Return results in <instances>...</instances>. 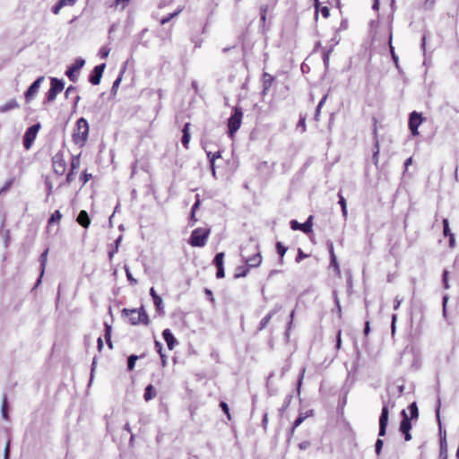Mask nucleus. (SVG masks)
<instances>
[{"mask_svg": "<svg viewBox=\"0 0 459 459\" xmlns=\"http://www.w3.org/2000/svg\"><path fill=\"white\" fill-rule=\"evenodd\" d=\"M210 234L209 228H197L192 231L188 243L194 247H203L206 245Z\"/></svg>", "mask_w": 459, "mask_h": 459, "instance_id": "f257e3e1", "label": "nucleus"}, {"mask_svg": "<svg viewBox=\"0 0 459 459\" xmlns=\"http://www.w3.org/2000/svg\"><path fill=\"white\" fill-rule=\"evenodd\" d=\"M88 134L89 125L87 120L83 117L79 118L76 122V129L73 134L74 142L80 146H83L87 141Z\"/></svg>", "mask_w": 459, "mask_h": 459, "instance_id": "f03ea898", "label": "nucleus"}, {"mask_svg": "<svg viewBox=\"0 0 459 459\" xmlns=\"http://www.w3.org/2000/svg\"><path fill=\"white\" fill-rule=\"evenodd\" d=\"M122 315L127 319L131 325H137L143 321V305L142 304L138 308H124Z\"/></svg>", "mask_w": 459, "mask_h": 459, "instance_id": "7ed1b4c3", "label": "nucleus"}, {"mask_svg": "<svg viewBox=\"0 0 459 459\" xmlns=\"http://www.w3.org/2000/svg\"><path fill=\"white\" fill-rule=\"evenodd\" d=\"M243 113L240 108H236L234 113L230 116L228 120L229 134L231 138L234 137L235 133L239 129L241 126Z\"/></svg>", "mask_w": 459, "mask_h": 459, "instance_id": "20e7f679", "label": "nucleus"}, {"mask_svg": "<svg viewBox=\"0 0 459 459\" xmlns=\"http://www.w3.org/2000/svg\"><path fill=\"white\" fill-rule=\"evenodd\" d=\"M65 83L57 78H51V86L46 94L44 103L52 102L56 100L58 93L64 90Z\"/></svg>", "mask_w": 459, "mask_h": 459, "instance_id": "39448f33", "label": "nucleus"}, {"mask_svg": "<svg viewBox=\"0 0 459 459\" xmlns=\"http://www.w3.org/2000/svg\"><path fill=\"white\" fill-rule=\"evenodd\" d=\"M40 128V124H35L29 127L23 135V146L26 150H30Z\"/></svg>", "mask_w": 459, "mask_h": 459, "instance_id": "423d86ee", "label": "nucleus"}, {"mask_svg": "<svg viewBox=\"0 0 459 459\" xmlns=\"http://www.w3.org/2000/svg\"><path fill=\"white\" fill-rule=\"evenodd\" d=\"M85 65V60L82 57H78L74 63L67 68L65 71V75L69 78V80L73 82H75L78 80V73Z\"/></svg>", "mask_w": 459, "mask_h": 459, "instance_id": "0eeeda50", "label": "nucleus"}, {"mask_svg": "<svg viewBox=\"0 0 459 459\" xmlns=\"http://www.w3.org/2000/svg\"><path fill=\"white\" fill-rule=\"evenodd\" d=\"M424 118L420 113H418L417 111H412L410 114L409 117V128L411 130V133L413 136H418L420 134L419 133V126L423 122Z\"/></svg>", "mask_w": 459, "mask_h": 459, "instance_id": "6e6552de", "label": "nucleus"}, {"mask_svg": "<svg viewBox=\"0 0 459 459\" xmlns=\"http://www.w3.org/2000/svg\"><path fill=\"white\" fill-rule=\"evenodd\" d=\"M54 172L59 176L64 175L66 169V162L62 152L56 153L52 158Z\"/></svg>", "mask_w": 459, "mask_h": 459, "instance_id": "1a4fd4ad", "label": "nucleus"}, {"mask_svg": "<svg viewBox=\"0 0 459 459\" xmlns=\"http://www.w3.org/2000/svg\"><path fill=\"white\" fill-rule=\"evenodd\" d=\"M372 134L374 138V153H373V159L375 160V163H377L378 161V153H379V139H378V118L377 117H372Z\"/></svg>", "mask_w": 459, "mask_h": 459, "instance_id": "9d476101", "label": "nucleus"}, {"mask_svg": "<svg viewBox=\"0 0 459 459\" xmlns=\"http://www.w3.org/2000/svg\"><path fill=\"white\" fill-rule=\"evenodd\" d=\"M290 225L293 230H301L302 232L308 234L312 231L313 216L310 215L304 223H299L296 220H292L290 221Z\"/></svg>", "mask_w": 459, "mask_h": 459, "instance_id": "9b49d317", "label": "nucleus"}, {"mask_svg": "<svg viewBox=\"0 0 459 459\" xmlns=\"http://www.w3.org/2000/svg\"><path fill=\"white\" fill-rule=\"evenodd\" d=\"M402 416L403 420L400 424V431L404 436L405 441H410L411 439V435L410 433L411 429V419L408 417L404 410L402 411Z\"/></svg>", "mask_w": 459, "mask_h": 459, "instance_id": "f8f14e48", "label": "nucleus"}, {"mask_svg": "<svg viewBox=\"0 0 459 459\" xmlns=\"http://www.w3.org/2000/svg\"><path fill=\"white\" fill-rule=\"evenodd\" d=\"M105 67H106V65L101 64V65H96L93 68V70L91 73L90 77H89V82L92 85H99L100 83V80H101Z\"/></svg>", "mask_w": 459, "mask_h": 459, "instance_id": "ddd939ff", "label": "nucleus"}, {"mask_svg": "<svg viewBox=\"0 0 459 459\" xmlns=\"http://www.w3.org/2000/svg\"><path fill=\"white\" fill-rule=\"evenodd\" d=\"M44 81V76H39L32 84L29 87L25 92V99L27 102H30L35 95L38 93L41 82Z\"/></svg>", "mask_w": 459, "mask_h": 459, "instance_id": "4468645a", "label": "nucleus"}, {"mask_svg": "<svg viewBox=\"0 0 459 459\" xmlns=\"http://www.w3.org/2000/svg\"><path fill=\"white\" fill-rule=\"evenodd\" d=\"M388 416H389V411H388L387 406L385 405L382 408L381 415L379 418V433H378V435L380 437H383L385 435L386 426L388 423Z\"/></svg>", "mask_w": 459, "mask_h": 459, "instance_id": "2eb2a0df", "label": "nucleus"}, {"mask_svg": "<svg viewBox=\"0 0 459 459\" xmlns=\"http://www.w3.org/2000/svg\"><path fill=\"white\" fill-rule=\"evenodd\" d=\"M442 224H443V235L445 237L448 238L449 247L455 248V234L450 230L448 220L446 218L443 219Z\"/></svg>", "mask_w": 459, "mask_h": 459, "instance_id": "dca6fc26", "label": "nucleus"}, {"mask_svg": "<svg viewBox=\"0 0 459 459\" xmlns=\"http://www.w3.org/2000/svg\"><path fill=\"white\" fill-rule=\"evenodd\" d=\"M327 246H328V251H329V255H330V266L333 268L335 274L340 276L341 269H340L339 263L337 261L336 255L334 253L333 245L332 242H329Z\"/></svg>", "mask_w": 459, "mask_h": 459, "instance_id": "f3484780", "label": "nucleus"}, {"mask_svg": "<svg viewBox=\"0 0 459 459\" xmlns=\"http://www.w3.org/2000/svg\"><path fill=\"white\" fill-rule=\"evenodd\" d=\"M262 263V255L258 247H256V252L246 258V264L249 268L258 267Z\"/></svg>", "mask_w": 459, "mask_h": 459, "instance_id": "a211bd4d", "label": "nucleus"}, {"mask_svg": "<svg viewBox=\"0 0 459 459\" xmlns=\"http://www.w3.org/2000/svg\"><path fill=\"white\" fill-rule=\"evenodd\" d=\"M274 80H275L274 77L272 74H270L269 73L264 72L263 74V75H262V85H263L262 92L264 95H266L268 93Z\"/></svg>", "mask_w": 459, "mask_h": 459, "instance_id": "6ab92c4d", "label": "nucleus"}, {"mask_svg": "<svg viewBox=\"0 0 459 459\" xmlns=\"http://www.w3.org/2000/svg\"><path fill=\"white\" fill-rule=\"evenodd\" d=\"M190 126H191V124L189 122H187L184 125L183 129H182L183 135L181 138V143H182L183 147L186 150L189 148V143H190V133H189Z\"/></svg>", "mask_w": 459, "mask_h": 459, "instance_id": "aec40b11", "label": "nucleus"}, {"mask_svg": "<svg viewBox=\"0 0 459 459\" xmlns=\"http://www.w3.org/2000/svg\"><path fill=\"white\" fill-rule=\"evenodd\" d=\"M163 338L167 342L168 348L173 350L175 345L178 343L176 338L172 334L169 329H165L162 333Z\"/></svg>", "mask_w": 459, "mask_h": 459, "instance_id": "412c9836", "label": "nucleus"}, {"mask_svg": "<svg viewBox=\"0 0 459 459\" xmlns=\"http://www.w3.org/2000/svg\"><path fill=\"white\" fill-rule=\"evenodd\" d=\"M281 307L274 308L270 311L259 323L258 331L264 330L270 323L273 316L280 310Z\"/></svg>", "mask_w": 459, "mask_h": 459, "instance_id": "4be33fe9", "label": "nucleus"}, {"mask_svg": "<svg viewBox=\"0 0 459 459\" xmlns=\"http://www.w3.org/2000/svg\"><path fill=\"white\" fill-rule=\"evenodd\" d=\"M77 222L85 229H88L91 224L90 217L86 211L82 210L79 212L76 219Z\"/></svg>", "mask_w": 459, "mask_h": 459, "instance_id": "5701e85b", "label": "nucleus"}, {"mask_svg": "<svg viewBox=\"0 0 459 459\" xmlns=\"http://www.w3.org/2000/svg\"><path fill=\"white\" fill-rule=\"evenodd\" d=\"M438 458L439 459H448L447 443H446V434L444 435L443 437L440 438Z\"/></svg>", "mask_w": 459, "mask_h": 459, "instance_id": "b1692460", "label": "nucleus"}, {"mask_svg": "<svg viewBox=\"0 0 459 459\" xmlns=\"http://www.w3.org/2000/svg\"><path fill=\"white\" fill-rule=\"evenodd\" d=\"M313 414V411H307L306 413H300L299 416L295 420V421L293 422V425H292V428H291V430H290V434L293 435L295 429L309 416H312Z\"/></svg>", "mask_w": 459, "mask_h": 459, "instance_id": "393cba45", "label": "nucleus"}, {"mask_svg": "<svg viewBox=\"0 0 459 459\" xmlns=\"http://www.w3.org/2000/svg\"><path fill=\"white\" fill-rule=\"evenodd\" d=\"M207 157L210 160V163H211V169H212V173L213 176H215V167H214V162L217 159H220L221 157V151H217L215 152H207Z\"/></svg>", "mask_w": 459, "mask_h": 459, "instance_id": "a878e982", "label": "nucleus"}, {"mask_svg": "<svg viewBox=\"0 0 459 459\" xmlns=\"http://www.w3.org/2000/svg\"><path fill=\"white\" fill-rule=\"evenodd\" d=\"M315 8H316V18H317L318 13L320 12L321 14L325 19H327L330 16V9L327 6H322L320 7L318 0H315Z\"/></svg>", "mask_w": 459, "mask_h": 459, "instance_id": "bb28decb", "label": "nucleus"}, {"mask_svg": "<svg viewBox=\"0 0 459 459\" xmlns=\"http://www.w3.org/2000/svg\"><path fill=\"white\" fill-rule=\"evenodd\" d=\"M19 108V104L15 100H10L5 104L0 106V113H5L9 110Z\"/></svg>", "mask_w": 459, "mask_h": 459, "instance_id": "cd10ccee", "label": "nucleus"}, {"mask_svg": "<svg viewBox=\"0 0 459 459\" xmlns=\"http://www.w3.org/2000/svg\"><path fill=\"white\" fill-rule=\"evenodd\" d=\"M1 414L4 420H8L9 415H8V401H7V395L4 394L2 399V405H1Z\"/></svg>", "mask_w": 459, "mask_h": 459, "instance_id": "c85d7f7f", "label": "nucleus"}, {"mask_svg": "<svg viewBox=\"0 0 459 459\" xmlns=\"http://www.w3.org/2000/svg\"><path fill=\"white\" fill-rule=\"evenodd\" d=\"M269 10H270V7H269L268 4H263L259 8L260 21H261V23H262L263 26H264L265 23H266L267 13H268Z\"/></svg>", "mask_w": 459, "mask_h": 459, "instance_id": "c756f323", "label": "nucleus"}, {"mask_svg": "<svg viewBox=\"0 0 459 459\" xmlns=\"http://www.w3.org/2000/svg\"><path fill=\"white\" fill-rule=\"evenodd\" d=\"M48 249H47V250H45V251L41 254L40 258H39V260H40V267H41L40 276H42V275H43L44 271H45V267H46L47 260H48ZM40 278H41V277H39V278L37 284H39V283L40 282Z\"/></svg>", "mask_w": 459, "mask_h": 459, "instance_id": "7c9ffc66", "label": "nucleus"}, {"mask_svg": "<svg viewBox=\"0 0 459 459\" xmlns=\"http://www.w3.org/2000/svg\"><path fill=\"white\" fill-rule=\"evenodd\" d=\"M275 247H276L277 254L280 256V264H282L283 257L287 252V247H284L281 242H277Z\"/></svg>", "mask_w": 459, "mask_h": 459, "instance_id": "2f4dec72", "label": "nucleus"}, {"mask_svg": "<svg viewBox=\"0 0 459 459\" xmlns=\"http://www.w3.org/2000/svg\"><path fill=\"white\" fill-rule=\"evenodd\" d=\"M150 292H151V295H152V297L153 299V302H154L155 307H157L158 310H160L161 309V305H162L161 298L155 293L153 288L151 289Z\"/></svg>", "mask_w": 459, "mask_h": 459, "instance_id": "473e14b6", "label": "nucleus"}, {"mask_svg": "<svg viewBox=\"0 0 459 459\" xmlns=\"http://www.w3.org/2000/svg\"><path fill=\"white\" fill-rule=\"evenodd\" d=\"M248 272H249V267L247 265V266H239L237 268L234 276H235V278L246 277L247 275Z\"/></svg>", "mask_w": 459, "mask_h": 459, "instance_id": "72a5a7b5", "label": "nucleus"}, {"mask_svg": "<svg viewBox=\"0 0 459 459\" xmlns=\"http://www.w3.org/2000/svg\"><path fill=\"white\" fill-rule=\"evenodd\" d=\"M223 260H224V253L221 252L216 254L213 264L217 268H224L223 267Z\"/></svg>", "mask_w": 459, "mask_h": 459, "instance_id": "f704fd0d", "label": "nucleus"}, {"mask_svg": "<svg viewBox=\"0 0 459 459\" xmlns=\"http://www.w3.org/2000/svg\"><path fill=\"white\" fill-rule=\"evenodd\" d=\"M143 356H137V355H131L128 357L127 359V370L132 371L134 368L135 362L138 359L142 358Z\"/></svg>", "mask_w": 459, "mask_h": 459, "instance_id": "c9c22d12", "label": "nucleus"}, {"mask_svg": "<svg viewBox=\"0 0 459 459\" xmlns=\"http://www.w3.org/2000/svg\"><path fill=\"white\" fill-rule=\"evenodd\" d=\"M129 1L130 0H115L114 3L110 5V7L124 10L126 6L128 4Z\"/></svg>", "mask_w": 459, "mask_h": 459, "instance_id": "e433bc0d", "label": "nucleus"}, {"mask_svg": "<svg viewBox=\"0 0 459 459\" xmlns=\"http://www.w3.org/2000/svg\"><path fill=\"white\" fill-rule=\"evenodd\" d=\"M81 160L80 155H74L71 159V169L76 170L80 168Z\"/></svg>", "mask_w": 459, "mask_h": 459, "instance_id": "4c0bfd02", "label": "nucleus"}, {"mask_svg": "<svg viewBox=\"0 0 459 459\" xmlns=\"http://www.w3.org/2000/svg\"><path fill=\"white\" fill-rule=\"evenodd\" d=\"M409 411L411 413V420L417 419L419 417V410L416 403H412L409 405Z\"/></svg>", "mask_w": 459, "mask_h": 459, "instance_id": "58836bf2", "label": "nucleus"}, {"mask_svg": "<svg viewBox=\"0 0 459 459\" xmlns=\"http://www.w3.org/2000/svg\"><path fill=\"white\" fill-rule=\"evenodd\" d=\"M156 396V391L152 385L145 387V401H148Z\"/></svg>", "mask_w": 459, "mask_h": 459, "instance_id": "ea45409f", "label": "nucleus"}, {"mask_svg": "<svg viewBox=\"0 0 459 459\" xmlns=\"http://www.w3.org/2000/svg\"><path fill=\"white\" fill-rule=\"evenodd\" d=\"M338 197H339V204L342 206V215L346 218L347 217V213H348L347 212L346 201H345V199L342 196L341 192H339Z\"/></svg>", "mask_w": 459, "mask_h": 459, "instance_id": "a19ab883", "label": "nucleus"}, {"mask_svg": "<svg viewBox=\"0 0 459 459\" xmlns=\"http://www.w3.org/2000/svg\"><path fill=\"white\" fill-rule=\"evenodd\" d=\"M183 8H179L178 11L169 14L168 16L166 17H163L161 20H160V23L161 24H165L166 22H169L172 18H174L175 16L178 15L181 12H182Z\"/></svg>", "mask_w": 459, "mask_h": 459, "instance_id": "79ce46f5", "label": "nucleus"}, {"mask_svg": "<svg viewBox=\"0 0 459 459\" xmlns=\"http://www.w3.org/2000/svg\"><path fill=\"white\" fill-rule=\"evenodd\" d=\"M105 327H106V333H105V339L107 341V343L108 345V347L110 349H112V342H111V340H110V335H111V326L108 325V324L105 325Z\"/></svg>", "mask_w": 459, "mask_h": 459, "instance_id": "37998d69", "label": "nucleus"}, {"mask_svg": "<svg viewBox=\"0 0 459 459\" xmlns=\"http://www.w3.org/2000/svg\"><path fill=\"white\" fill-rule=\"evenodd\" d=\"M62 218V214L59 211H56L48 220V224L58 222Z\"/></svg>", "mask_w": 459, "mask_h": 459, "instance_id": "c03bdc74", "label": "nucleus"}, {"mask_svg": "<svg viewBox=\"0 0 459 459\" xmlns=\"http://www.w3.org/2000/svg\"><path fill=\"white\" fill-rule=\"evenodd\" d=\"M298 128H301V132L304 133L307 130L306 126V116L300 115L299 120L297 125Z\"/></svg>", "mask_w": 459, "mask_h": 459, "instance_id": "a18cd8bd", "label": "nucleus"}, {"mask_svg": "<svg viewBox=\"0 0 459 459\" xmlns=\"http://www.w3.org/2000/svg\"><path fill=\"white\" fill-rule=\"evenodd\" d=\"M110 49L108 47H102L99 51L100 58L105 59L108 56Z\"/></svg>", "mask_w": 459, "mask_h": 459, "instance_id": "49530a36", "label": "nucleus"}, {"mask_svg": "<svg viewBox=\"0 0 459 459\" xmlns=\"http://www.w3.org/2000/svg\"><path fill=\"white\" fill-rule=\"evenodd\" d=\"M76 173H77V171H76V170H72V169H70V170H69V172L67 173L66 178H65V182H66V184H71V183L74 181V177H75Z\"/></svg>", "mask_w": 459, "mask_h": 459, "instance_id": "de8ad7c7", "label": "nucleus"}, {"mask_svg": "<svg viewBox=\"0 0 459 459\" xmlns=\"http://www.w3.org/2000/svg\"><path fill=\"white\" fill-rule=\"evenodd\" d=\"M220 407L223 412L227 415L228 420H231V415L228 404L225 402H221Z\"/></svg>", "mask_w": 459, "mask_h": 459, "instance_id": "09e8293b", "label": "nucleus"}, {"mask_svg": "<svg viewBox=\"0 0 459 459\" xmlns=\"http://www.w3.org/2000/svg\"><path fill=\"white\" fill-rule=\"evenodd\" d=\"M308 255L305 254L301 248H298V255L296 256L295 261L297 263H300L304 258L307 257Z\"/></svg>", "mask_w": 459, "mask_h": 459, "instance_id": "8fccbe9b", "label": "nucleus"}, {"mask_svg": "<svg viewBox=\"0 0 459 459\" xmlns=\"http://www.w3.org/2000/svg\"><path fill=\"white\" fill-rule=\"evenodd\" d=\"M12 185H13V179H10L7 182H5L4 185L2 186V188L0 189V195L7 192L10 189Z\"/></svg>", "mask_w": 459, "mask_h": 459, "instance_id": "3c124183", "label": "nucleus"}, {"mask_svg": "<svg viewBox=\"0 0 459 459\" xmlns=\"http://www.w3.org/2000/svg\"><path fill=\"white\" fill-rule=\"evenodd\" d=\"M200 205H201L200 195H195V202L193 204L191 211H193L194 212H196V211L199 209Z\"/></svg>", "mask_w": 459, "mask_h": 459, "instance_id": "603ef678", "label": "nucleus"}, {"mask_svg": "<svg viewBox=\"0 0 459 459\" xmlns=\"http://www.w3.org/2000/svg\"><path fill=\"white\" fill-rule=\"evenodd\" d=\"M336 350H340L342 347V330H339L336 334Z\"/></svg>", "mask_w": 459, "mask_h": 459, "instance_id": "864d4df0", "label": "nucleus"}, {"mask_svg": "<svg viewBox=\"0 0 459 459\" xmlns=\"http://www.w3.org/2000/svg\"><path fill=\"white\" fill-rule=\"evenodd\" d=\"M383 444H384V443H383V440H382V439H379V438H378V439L377 440V442H376L375 447H376V454H377V455H380V453H381V449H382V447H383Z\"/></svg>", "mask_w": 459, "mask_h": 459, "instance_id": "5fc2aeb1", "label": "nucleus"}, {"mask_svg": "<svg viewBox=\"0 0 459 459\" xmlns=\"http://www.w3.org/2000/svg\"><path fill=\"white\" fill-rule=\"evenodd\" d=\"M91 178V174L87 173V171H83L81 177V180L82 181V185H85Z\"/></svg>", "mask_w": 459, "mask_h": 459, "instance_id": "6e6d98bb", "label": "nucleus"}, {"mask_svg": "<svg viewBox=\"0 0 459 459\" xmlns=\"http://www.w3.org/2000/svg\"><path fill=\"white\" fill-rule=\"evenodd\" d=\"M121 239H122V236H119L115 241L116 248L114 250L108 252V255H109L110 259L113 257L114 254L117 251V247H118V245H119Z\"/></svg>", "mask_w": 459, "mask_h": 459, "instance_id": "4d7b16f0", "label": "nucleus"}, {"mask_svg": "<svg viewBox=\"0 0 459 459\" xmlns=\"http://www.w3.org/2000/svg\"><path fill=\"white\" fill-rule=\"evenodd\" d=\"M77 0H59L60 4L63 7L65 6H73Z\"/></svg>", "mask_w": 459, "mask_h": 459, "instance_id": "13d9d810", "label": "nucleus"}, {"mask_svg": "<svg viewBox=\"0 0 459 459\" xmlns=\"http://www.w3.org/2000/svg\"><path fill=\"white\" fill-rule=\"evenodd\" d=\"M195 213L196 212H194L193 211H191V212H190L189 223L191 226H194L198 221V219L196 218Z\"/></svg>", "mask_w": 459, "mask_h": 459, "instance_id": "bf43d9fd", "label": "nucleus"}, {"mask_svg": "<svg viewBox=\"0 0 459 459\" xmlns=\"http://www.w3.org/2000/svg\"><path fill=\"white\" fill-rule=\"evenodd\" d=\"M305 372H306V368H303L301 370L300 375H299V380H298V393H299V389H300V386L302 385V381H303V378H304Z\"/></svg>", "mask_w": 459, "mask_h": 459, "instance_id": "052dcab7", "label": "nucleus"}, {"mask_svg": "<svg viewBox=\"0 0 459 459\" xmlns=\"http://www.w3.org/2000/svg\"><path fill=\"white\" fill-rule=\"evenodd\" d=\"M63 8L62 4H60V2L58 1L52 8V12L55 13V14H58L60 10Z\"/></svg>", "mask_w": 459, "mask_h": 459, "instance_id": "680f3d73", "label": "nucleus"}, {"mask_svg": "<svg viewBox=\"0 0 459 459\" xmlns=\"http://www.w3.org/2000/svg\"><path fill=\"white\" fill-rule=\"evenodd\" d=\"M396 320H397V315L396 314H394L392 316V324H391V330H392V334L394 333L395 332V324H396Z\"/></svg>", "mask_w": 459, "mask_h": 459, "instance_id": "e2e57ef3", "label": "nucleus"}, {"mask_svg": "<svg viewBox=\"0 0 459 459\" xmlns=\"http://www.w3.org/2000/svg\"><path fill=\"white\" fill-rule=\"evenodd\" d=\"M120 82H121V78H120V77H118V78H117V79H116V80H115V82H113L112 89H111V91H112L113 93H116L117 89V87L119 86Z\"/></svg>", "mask_w": 459, "mask_h": 459, "instance_id": "0e129e2a", "label": "nucleus"}, {"mask_svg": "<svg viewBox=\"0 0 459 459\" xmlns=\"http://www.w3.org/2000/svg\"><path fill=\"white\" fill-rule=\"evenodd\" d=\"M125 270H126V276H127V279L132 282V283H136V280L132 276L129 269L126 266L125 267Z\"/></svg>", "mask_w": 459, "mask_h": 459, "instance_id": "69168bd1", "label": "nucleus"}, {"mask_svg": "<svg viewBox=\"0 0 459 459\" xmlns=\"http://www.w3.org/2000/svg\"><path fill=\"white\" fill-rule=\"evenodd\" d=\"M9 453H10V442L8 441L4 447V459H9Z\"/></svg>", "mask_w": 459, "mask_h": 459, "instance_id": "338daca9", "label": "nucleus"}, {"mask_svg": "<svg viewBox=\"0 0 459 459\" xmlns=\"http://www.w3.org/2000/svg\"><path fill=\"white\" fill-rule=\"evenodd\" d=\"M401 303H402V299H400L398 297H396L394 301V310H397L400 307Z\"/></svg>", "mask_w": 459, "mask_h": 459, "instance_id": "774afa93", "label": "nucleus"}]
</instances>
